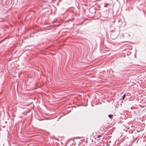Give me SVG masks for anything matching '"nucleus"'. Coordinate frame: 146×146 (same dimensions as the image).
Listing matches in <instances>:
<instances>
[{"label": "nucleus", "mask_w": 146, "mask_h": 146, "mask_svg": "<svg viewBox=\"0 0 146 146\" xmlns=\"http://www.w3.org/2000/svg\"><path fill=\"white\" fill-rule=\"evenodd\" d=\"M108 116L110 119H111L113 117V115L112 114H110L108 115Z\"/></svg>", "instance_id": "obj_1"}, {"label": "nucleus", "mask_w": 146, "mask_h": 146, "mask_svg": "<svg viewBox=\"0 0 146 146\" xmlns=\"http://www.w3.org/2000/svg\"><path fill=\"white\" fill-rule=\"evenodd\" d=\"M108 5L109 4H106L104 5V7H106L108 6Z\"/></svg>", "instance_id": "obj_2"}, {"label": "nucleus", "mask_w": 146, "mask_h": 146, "mask_svg": "<svg viewBox=\"0 0 146 146\" xmlns=\"http://www.w3.org/2000/svg\"><path fill=\"white\" fill-rule=\"evenodd\" d=\"M125 96V94H124L122 98V99L124 100V97Z\"/></svg>", "instance_id": "obj_3"}, {"label": "nucleus", "mask_w": 146, "mask_h": 146, "mask_svg": "<svg viewBox=\"0 0 146 146\" xmlns=\"http://www.w3.org/2000/svg\"><path fill=\"white\" fill-rule=\"evenodd\" d=\"M118 23H120L121 22V20H119L118 21Z\"/></svg>", "instance_id": "obj_4"}, {"label": "nucleus", "mask_w": 146, "mask_h": 146, "mask_svg": "<svg viewBox=\"0 0 146 146\" xmlns=\"http://www.w3.org/2000/svg\"><path fill=\"white\" fill-rule=\"evenodd\" d=\"M101 136V135H98V137H97V138H99V137H100Z\"/></svg>", "instance_id": "obj_5"}, {"label": "nucleus", "mask_w": 146, "mask_h": 146, "mask_svg": "<svg viewBox=\"0 0 146 146\" xmlns=\"http://www.w3.org/2000/svg\"><path fill=\"white\" fill-rule=\"evenodd\" d=\"M115 22V21H114L113 22V23H114Z\"/></svg>", "instance_id": "obj_6"}, {"label": "nucleus", "mask_w": 146, "mask_h": 146, "mask_svg": "<svg viewBox=\"0 0 146 146\" xmlns=\"http://www.w3.org/2000/svg\"><path fill=\"white\" fill-rule=\"evenodd\" d=\"M3 40H3L2 41V42L3 41Z\"/></svg>", "instance_id": "obj_7"}, {"label": "nucleus", "mask_w": 146, "mask_h": 146, "mask_svg": "<svg viewBox=\"0 0 146 146\" xmlns=\"http://www.w3.org/2000/svg\"><path fill=\"white\" fill-rule=\"evenodd\" d=\"M128 146H130V145H129Z\"/></svg>", "instance_id": "obj_8"}]
</instances>
